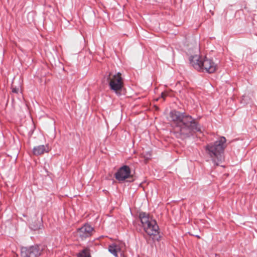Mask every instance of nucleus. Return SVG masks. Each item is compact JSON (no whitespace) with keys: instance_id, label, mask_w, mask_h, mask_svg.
I'll list each match as a JSON object with an SVG mask.
<instances>
[{"instance_id":"nucleus-1","label":"nucleus","mask_w":257,"mask_h":257,"mask_svg":"<svg viewBox=\"0 0 257 257\" xmlns=\"http://www.w3.org/2000/svg\"><path fill=\"white\" fill-rule=\"evenodd\" d=\"M169 116L175 125L174 134L178 138L184 139L196 132H201V126L196 119L185 112L174 110L170 111Z\"/></svg>"},{"instance_id":"nucleus-2","label":"nucleus","mask_w":257,"mask_h":257,"mask_svg":"<svg viewBox=\"0 0 257 257\" xmlns=\"http://www.w3.org/2000/svg\"><path fill=\"white\" fill-rule=\"evenodd\" d=\"M226 141L225 137H221L218 140L210 143L205 147L207 154L216 166L219 165L223 159L224 150L226 146Z\"/></svg>"},{"instance_id":"nucleus-3","label":"nucleus","mask_w":257,"mask_h":257,"mask_svg":"<svg viewBox=\"0 0 257 257\" xmlns=\"http://www.w3.org/2000/svg\"><path fill=\"white\" fill-rule=\"evenodd\" d=\"M190 63L197 70L212 73L217 69V65L212 60L205 57L202 58L198 55L190 57Z\"/></svg>"},{"instance_id":"nucleus-4","label":"nucleus","mask_w":257,"mask_h":257,"mask_svg":"<svg viewBox=\"0 0 257 257\" xmlns=\"http://www.w3.org/2000/svg\"><path fill=\"white\" fill-rule=\"evenodd\" d=\"M107 79L109 80V85L111 90L114 91L118 95L121 94L120 91L121 90L123 86L122 79L121 77V73H118L110 78V74L108 76Z\"/></svg>"},{"instance_id":"nucleus-5","label":"nucleus","mask_w":257,"mask_h":257,"mask_svg":"<svg viewBox=\"0 0 257 257\" xmlns=\"http://www.w3.org/2000/svg\"><path fill=\"white\" fill-rule=\"evenodd\" d=\"M43 248L40 245H34L29 247L21 248V257H38L42 251Z\"/></svg>"},{"instance_id":"nucleus-6","label":"nucleus","mask_w":257,"mask_h":257,"mask_svg":"<svg viewBox=\"0 0 257 257\" xmlns=\"http://www.w3.org/2000/svg\"><path fill=\"white\" fill-rule=\"evenodd\" d=\"M94 232V228L88 223H85L82 227L78 228L76 231V235L81 240L86 239L91 236Z\"/></svg>"},{"instance_id":"nucleus-7","label":"nucleus","mask_w":257,"mask_h":257,"mask_svg":"<svg viewBox=\"0 0 257 257\" xmlns=\"http://www.w3.org/2000/svg\"><path fill=\"white\" fill-rule=\"evenodd\" d=\"M143 228L148 235L153 236V239L159 240L160 238V236L159 235V228L156 220H151V222Z\"/></svg>"},{"instance_id":"nucleus-8","label":"nucleus","mask_w":257,"mask_h":257,"mask_svg":"<svg viewBox=\"0 0 257 257\" xmlns=\"http://www.w3.org/2000/svg\"><path fill=\"white\" fill-rule=\"evenodd\" d=\"M131 176L130 168L128 166L126 165L120 167L115 174L116 179L119 181H124Z\"/></svg>"},{"instance_id":"nucleus-9","label":"nucleus","mask_w":257,"mask_h":257,"mask_svg":"<svg viewBox=\"0 0 257 257\" xmlns=\"http://www.w3.org/2000/svg\"><path fill=\"white\" fill-rule=\"evenodd\" d=\"M50 149L48 145H39L35 147L33 150V153L35 156H39L44 154L45 153H48Z\"/></svg>"},{"instance_id":"nucleus-10","label":"nucleus","mask_w":257,"mask_h":257,"mask_svg":"<svg viewBox=\"0 0 257 257\" xmlns=\"http://www.w3.org/2000/svg\"><path fill=\"white\" fill-rule=\"evenodd\" d=\"M139 218L143 227L147 225V224H149L151 222V220H155L151 217L149 214L143 212L140 213Z\"/></svg>"},{"instance_id":"nucleus-11","label":"nucleus","mask_w":257,"mask_h":257,"mask_svg":"<svg viewBox=\"0 0 257 257\" xmlns=\"http://www.w3.org/2000/svg\"><path fill=\"white\" fill-rule=\"evenodd\" d=\"M108 249L115 257H118L117 252L121 251L120 247L116 243H112L109 245Z\"/></svg>"},{"instance_id":"nucleus-12","label":"nucleus","mask_w":257,"mask_h":257,"mask_svg":"<svg viewBox=\"0 0 257 257\" xmlns=\"http://www.w3.org/2000/svg\"><path fill=\"white\" fill-rule=\"evenodd\" d=\"M43 226L42 219H37L30 224V228L34 230H37L42 228Z\"/></svg>"},{"instance_id":"nucleus-13","label":"nucleus","mask_w":257,"mask_h":257,"mask_svg":"<svg viewBox=\"0 0 257 257\" xmlns=\"http://www.w3.org/2000/svg\"><path fill=\"white\" fill-rule=\"evenodd\" d=\"M77 257H91L90 248L85 247L77 254Z\"/></svg>"},{"instance_id":"nucleus-14","label":"nucleus","mask_w":257,"mask_h":257,"mask_svg":"<svg viewBox=\"0 0 257 257\" xmlns=\"http://www.w3.org/2000/svg\"><path fill=\"white\" fill-rule=\"evenodd\" d=\"M19 88H13V89H12V92H13L17 93L19 92Z\"/></svg>"},{"instance_id":"nucleus-15","label":"nucleus","mask_w":257,"mask_h":257,"mask_svg":"<svg viewBox=\"0 0 257 257\" xmlns=\"http://www.w3.org/2000/svg\"><path fill=\"white\" fill-rule=\"evenodd\" d=\"M167 95L166 92H162L161 94V97L164 99L165 97Z\"/></svg>"}]
</instances>
